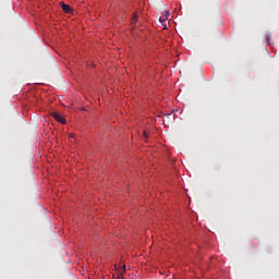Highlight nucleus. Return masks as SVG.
I'll return each instance as SVG.
<instances>
[{
  "label": "nucleus",
  "mask_w": 279,
  "mask_h": 279,
  "mask_svg": "<svg viewBox=\"0 0 279 279\" xmlns=\"http://www.w3.org/2000/svg\"><path fill=\"white\" fill-rule=\"evenodd\" d=\"M81 110L84 112V111H86V108H81Z\"/></svg>",
  "instance_id": "6"
},
{
  "label": "nucleus",
  "mask_w": 279,
  "mask_h": 279,
  "mask_svg": "<svg viewBox=\"0 0 279 279\" xmlns=\"http://www.w3.org/2000/svg\"><path fill=\"white\" fill-rule=\"evenodd\" d=\"M73 136H75V134H70V138H73Z\"/></svg>",
  "instance_id": "5"
},
{
  "label": "nucleus",
  "mask_w": 279,
  "mask_h": 279,
  "mask_svg": "<svg viewBox=\"0 0 279 279\" xmlns=\"http://www.w3.org/2000/svg\"><path fill=\"white\" fill-rule=\"evenodd\" d=\"M60 7L63 10V12H65V14H71V12H72L71 5H69L64 2H60Z\"/></svg>",
  "instance_id": "2"
},
{
  "label": "nucleus",
  "mask_w": 279,
  "mask_h": 279,
  "mask_svg": "<svg viewBox=\"0 0 279 279\" xmlns=\"http://www.w3.org/2000/svg\"><path fill=\"white\" fill-rule=\"evenodd\" d=\"M122 271H125V266H124V267H122Z\"/></svg>",
  "instance_id": "7"
},
{
  "label": "nucleus",
  "mask_w": 279,
  "mask_h": 279,
  "mask_svg": "<svg viewBox=\"0 0 279 279\" xmlns=\"http://www.w3.org/2000/svg\"><path fill=\"white\" fill-rule=\"evenodd\" d=\"M267 43H269V37H267Z\"/></svg>",
  "instance_id": "9"
},
{
  "label": "nucleus",
  "mask_w": 279,
  "mask_h": 279,
  "mask_svg": "<svg viewBox=\"0 0 279 279\" xmlns=\"http://www.w3.org/2000/svg\"><path fill=\"white\" fill-rule=\"evenodd\" d=\"M119 279H124L123 276H120Z\"/></svg>",
  "instance_id": "8"
},
{
  "label": "nucleus",
  "mask_w": 279,
  "mask_h": 279,
  "mask_svg": "<svg viewBox=\"0 0 279 279\" xmlns=\"http://www.w3.org/2000/svg\"><path fill=\"white\" fill-rule=\"evenodd\" d=\"M131 23H132V25L138 23V15H136V13L133 14Z\"/></svg>",
  "instance_id": "3"
},
{
  "label": "nucleus",
  "mask_w": 279,
  "mask_h": 279,
  "mask_svg": "<svg viewBox=\"0 0 279 279\" xmlns=\"http://www.w3.org/2000/svg\"><path fill=\"white\" fill-rule=\"evenodd\" d=\"M51 117H53V119L56 121H58L59 123H62V125H65L66 124V119L62 118V116H60V113L58 112H52L51 113Z\"/></svg>",
  "instance_id": "1"
},
{
  "label": "nucleus",
  "mask_w": 279,
  "mask_h": 279,
  "mask_svg": "<svg viewBox=\"0 0 279 279\" xmlns=\"http://www.w3.org/2000/svg\"><path fill=\"white\" fill-rule=\"evenodd\" d=\"M148 137H149L148 133L144 131V138H148Z\"/></svg>",
  "instance_id": "4"
}]
</instances>
